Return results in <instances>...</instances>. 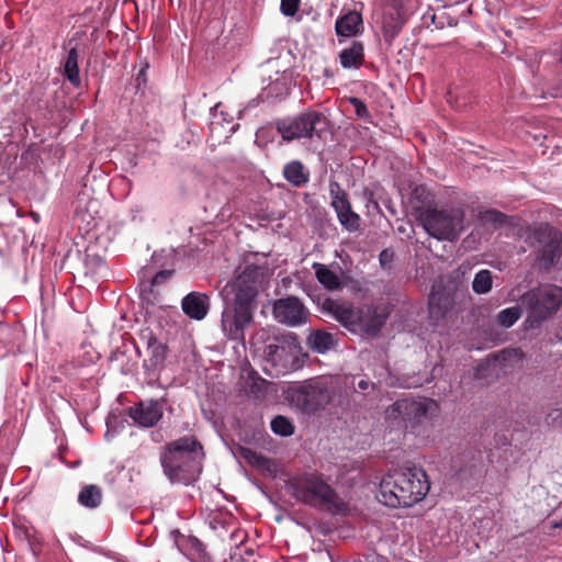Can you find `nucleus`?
Segmentation results:
<instances>
[{
    "instance_id": "obj_40",
    "label": "nucleus",
    "mask_w": 562,
    "mask_h": 562,
    "mask_svg": "<svg viewBox=\"0 0 562 562\" xmlns=\"http://www.w3.org/2000/svg\"><path fill=\"white\" fill-rule=\"evenodd\" d=\"M379 260L382 267H390L391 262L393 261V252L389 249L382 250L379 256Z\"/></svg>"
},
{
    "instance_id": "obj_8",
    "label": "nucleus",
    "mask_w": 562,
    "mask_h": 562,
    "mask_svg": "<svg viewBox=\"0 0 562 562\" xmlns=\"http://www.w3.org/2000/svg\"><path fill=\"white\" fill-rule=\"evenodd\" d=\"M293 495L301 502L344 515L348 505L318 476L310 475L294 485Z\"/></svg>"
},
{
    "instance_id": "obj_13",
    "label": "nucleus",
    "mask_w": 562,
    "mask_h": 562,
    "mask_svg": "<svg viewBox=\"0 0 562 562\" xmlns=\"http://www.w3.org/2000/svg\"><path fill=\"white\" fill-rule=\"evenodd\" d=\"M407 14L403 0H386L383 18L382 32L384 40L391 42L400 34L406 23Z\"/></svg>"
},
{
    "instance_id": "obj_32",
    "label": "nucleus",
    "mask_w": 562,
    "mask_h": 562,
    "mask_svg": "<svg viewBox=\"0 0 562 562\" xmlns=\"http://www.w3.org/2000/svg\"><path fill=\"white\" fill-rule=\"evenodd\" d=\"M522 315V310L520 306H512L505 310H502L497 314V323L504 328L512 327Z\"/></svg>"
},
{
    "instance_id": "obj_12",
    "label": "nucleus",
    "mask_w": 562,
    "mask_h": 562,
    "mask_svg": "<svg viewBox=\"0 0 562 562\" xmlns=\"http://www.w3.org/2000/svg\"><path fill=\"white\" fill-rule=\"evenodd\" d=\"M272 315L279 324L299 327L308 322L310 311L299 297L289 295L273 302Z\"/></svg>"
},
{
    "instance_id": "obj_33",
    "label": "nucleus",
    "mask_w": 562,
    "mask_h": 562,
    "mask_svg": "<svg viewBox=\"0 0 562 562\" xmlns=\"http://www.w3.org/2000/svg\"><path fill=\"white\" fill-rule=\"evenodd\" d=\"M271 430L276 435L288 437L294 432V426L289 418L278 415L271 420Z\"/></svg>"
},
{
    "instance_id": "obj_39",
    "label": "nucleus",
    "mask_w": 562,
    "mask_h": 562,
    "mask_svg": "<svg viewBox=\"0 0 562 562\" xmlns=\"http://www.w3.org/2000/svg\"><path fill=\"white\" fill-rule=\"evenodd\" d=\"M350 103L352 104L358 117L364 119V117L369 116V111H368L366 104L360 99L351 98Z\"/></svg>"
},
{
    "instance_id": "obj_6",
    "label": "nucleus",
    "mask_w": 562,
    "mask_h": 562,
    "mask_svg": "<svg viewBox=\"0 0 562 562\" xmlns=\"http://www.w3.org/2000/svg\"><path fill=\"white\" fill-rule=\"evenodd\" d=\"M418 220L429 236L438 240L453 241L465 229V212L461 206L419 210Z\"/></svg>"
},
{
    "instance_id": "obj_2",
    "label": "nucleus",
    "mask_w": 562,
    "mask_h": 562,
    "mask_svg": "<svg viewBox=\"0 0 562 562\" xmlns=\"http://www.w3.org/2000/svg\"><path fill=\"white\" fill-rule=\"evenodd\" d=\"M204 456L200 441L194 436H184L167 443L159 460L171 483L189 485L200 477Z\"/></svg>"
},
{
    "instance_id": "obj_45",
    "label": "nucleus",
    "mask_w": 562,
    "mask_h": 562,
    "mask_svg": "<svg viewBox=\"0 0 562 562\" xmlns=\"http://www.w3.org/2000/svg\"><path fill=\"white\" fill-rule=\"evenodd\" d=\"M8 203L12 206V209H14V207H15V205H14V204H12V201H11V200H8Z\"/></svg>"
},
{
    "instance_id": "obj_30",
    "label": "nucleus",
    "mask_w": 562,
    "mask_h": 562,
    "mask_svg": "<svg viewBox=\"0 0 562 562\" xmlns=\"http://www.w3.org/2000/svg\"><path fill=\"white\" fill-rule=\"evenodd\" d=\"M385 318L375 312L370 315H364L361 310V321L358 323L357 329H361L367 334L374 335L383 327Z\"/></svg>"
},
{
    "instance_id": "obj_17",
    "label": "nucleus",
    "mask_w": 562,
    "mask_h": 562,
    "mask_svg": "<svg viewBox=\"0 0 562 562\" xmlns=\"http://www.w3.org/2000/svg\"><path fill=\"white\" fill-rule=\"evenodd\" d=\"M181 307L188 317L202 321L210 310V296L201 292H191L182 299Z\"/></svg>"
},
{
    "instance_id": "obj_15",
    "label": "nucleus",
    "mask_w": 562,
    "mask_h": 562,
    "mask_svg": "<svg viewBox=\"0 0 562 562\" xmlns=\"http://www.w3.org/2000/svg\"><path fill=\"white\" fill-rule=\"evenodd\" d=\"M162 414L164 402L161 400L139 402L128 408V417L145 428L154 427L162 418Z\"/></svg>"
},
{
    "instance_id": "obj_26",
    "label": "nucleus",
    "mask_w": 562,
    "mask_h": 562,
    "mask_svg": "<svg viewBox=\"0 0 562 562\" xmlns=\"http://www.w3.org/2000/svg\"><path fill=\"white\" fill-rule=\"evenodd\" d=\"M451 308V300L443 293L431 292L429 296V314L437 321L443 318Z\"/></svg>"
},
{
    "instance_id": "obj_21",
    "label": "nucleus",
    "mask_w": 562,
    "mask_h": 562,
    "mask_svg": "<svg viewBox=\"0 0 562 562\" xmlns=\"http://www.w3.org/2000/svg\"><path fill=\"white\" fill-rule=\"evenodd\" d=\"M147 349L149 351V358L145 361L144 366L148 369L156 370L161 367L166 360L167 347L149 333L147 336Z\"/></svg>"
},
{
    "instance_id": "obj_7",
    "label": "nucleus",
    "mask_w": 562,
    "mask_h": 562,
    "mask_svg": "<svg viewBox=\"0 0 562 562\" xmlns=\"http://www.w3.org/2000/svg\"><path fill=\"white\" fill-rule=\"evenodd\" d=\"M521 303L526 306L527 318L525 327L539 328L541 324L553 315L562 306V286L555 284H542L521 296Z\"/></svg>"
},
{
    "instance_id": "obj_5",
    "label": "nucleus",
    "mask_w": 562,
    "mask_h": 562,
    "mask_svg": "<svg viewBox=\"0 0 562 562\" xmlns=\"http://www.w3.org/2000/svg\"><path fill=\"white\" fill-rule=\"evenodd\" d=\"M290 404L303 414L312 415L327 407L335 395L331 379L316 376L292 383L285 391Z\"/></svg>"
},
{
    "instance_id": "obj_31",
    "label": "nucleus",
    "mask_w": 562,
    "mask_h": 562,
    "mask_svg": "<svg viewBox=\"0 0 562 562\" xmlns=\"http://www.w3.org/2000/svg\"><path fill=\"white\" fill-rule=\"evenodd\" d=\"M493 273L487 269H482L475 273L472 281V290L476 294H486L492 290Z\"/></svg>"
},
{
    "instance_id": "obj_44",
    "label": "nucleus",
    "mask_w": 562,
    "mask_h": 562,
    "mask_svg": "<svg viewBox=\"0 0 562 562\" xmlns=\"http://www.w3.org/2000/svg\"><path fill=\"white\" fill-rule=\"evenodd\" d=\"M15 216H18V217H21V216H22V214H21L20 210H15Z\"/></svg>"
},
{
    "instance_id": "obj_19",
    "label": "nucleus",
    "mask_w": 562,
    "mask_h": 562,
    "mask_svg": "<svg viewBox=\"0 0 562 562\" xmlns=\"http://www.w3.org/2000/svg\"><path fill=\"white\" fill-rule=\"evenodd\" d=\"M339 63L345 69H359L364 63V46L361 42L353 41L349 47L344 48L338 55Z\"/></svg>"
},
{
    "instance_id": "obj_37",
    "label": "nucleus",
    "mask_w": 562,
    "mask_h": 562,
    "mask_svg": "<svg viewBox=\"0 0 562 562\" xmlns=\"http://www.w3.org/2000/svg\"><path fill=\"white\" fill-rule=\"evenodd\" d=\"M300 5V0H281L280 10L285 16H293Z\"/></svg>"
},
{
    "instance_id": "obj_34",
    "label": "nucleus",
    "mask_w": 562,
    "mask_h": 562,
    "mask_svg": "<svg viewBox=\"0 0 562 562\" xmlns=\"http://www.w3.org/2000/svg\"><path fill=\"white\" fill-rule=\"evenodd\" d=\"M238 452L245 461L257 468H265L270 462L268 458L249 448L239 447Z\"/></svg>"
},
{
    "instance_id": "obj_9",
    "label": "nucleus",
    "mask_w": 562,
    "mask_h": 562,
    "mask_svg": "<svg viewBox=\"0 0 562 562\" xmlns=\"http://www.w3.org/2000/svg\"><path fill=\"white\" fill-rule=\"evenodd\" d=\"M329 122L322 112L310 110L292 117L279 120L277 131L285 142L301 138H322Z\"/></svg>"
},
{
    "instance_id": "obj_36",
    "label": "nucleus",
    "mask_w": 562,
    "mask_h": 562,
    "mask_svg": "<svg viewBox=\"0 0 562 562\" xmlns=\"http://www.w3.org/2000/svg\"><path fill=\"white\" fill-rule=\"evenodd\" d=\"M233 121V116L225 113L221 110V103L216 104L212 111V122L211 125H223L224 123H231Z\"/></svg>"
},
{
    "instance_id": "obj_1",
    "label": "nucleus",
    "mask_w": 562,
    "mask_h": 562,
    "mask_svg": "<svg viewBox=\"0 0 562 562\" xmlns=\"http://www.w3.org/2000/svg\"><path fill=\"white\" fill-rule=\"evenodd\" d=\"M262 278L260 267L248 265L243 270L238 268L234 278L222 289L224 308L221 327L227 339L245 344L246 329L254 323Z\"/></svg>"
},
{
    "instance_id": "obj_10",
    "label": "nucleus",
    "mask_w": 562,
    "mask_h": 562,
    "mask_svg": "<svg viewBox=\"0 0 562 562\" xmlns=\"http://www.w3.org/2000/svg\"><path fill=\"white\" fill-rule=\"evenodd\" d=\"M438 404L431 398H401L386 409V417L401 420L406 427L416 428L438 413Z\"/></svg>"
},
{
    "instance_id": "obj_29",
    "label": "nucleus",
    "mask_w": 562,
    "mask_h": 562,
    "mask_svg": "<svg viewBox=\"0 0 562 562\" xmlns=\"http://www.w3.org/2000/svg\"><path fill=\"white\" fill-rule=\"evenodd\" d=\"M329 195L331 199V206L335 209L337 215L351 206L345 191L336 181H331L329 183Z\"/></svg>"
},
{
    "instance_id": "obj_23",
    "label": "nucleus",
    "mask_w": 562,
    "mask_h": 562,
    "mask_svg": "<svg viewBox=\"0 0 562 562\" xmlns=\"http://www.w3.org/2000/svg\"><path fill=\"white\" fill-rule=\"evenodd\" d=\"M315 277L317 281L327 290L335 291L341 288L342 283L339 276L330 270L326 265L315 262L313 263Z\"/></svg>"
},
{
    "instance_id": "obj_3",
    "label": "nucleus",
    "mask_w": 562,
    "mask_h": 562,
    "mask_svg": "<svg viewBox=\"0 0 562 562\" xmlns=\"http://www.w3.org/2000/svg\"><path fill=\"white\" fill-rule=\"evenodd\" d=\"M430 484L426 472L417 467L391 471L380 483L379 499L389 507H409L420 502Z\"/></svg>"
},
{
    "instance_id": "obj_16",
    "label": "nucleus",
    "mask_w": 562,
    "mask_h": 562,
    "mask_svg": "<svg viewBox=\"0 0 562 562\" xmlns=\"http://www.w3.org/2000/svg\"><path fill=\"white\" fill-rule=\"evenodd\" d=\"M482 460L479 453L468 451L452 459L451 469L454 477L460 482H467L481 472Z\"/></svg>"
},
{
    "instance_id": "obj_43",
    "label": "nucleus",
    "mask_w": 562,
    "mask_h": 562,
    "mask_svg": "<svg viewBox=\"0 0 562 562\" xmlns=\"http://www.w3.org/2000/svg\"><path fill=\"white\" fill-rule=\"evenodd\" d=\"M237 126H238V125H233V126L229 128V131H231L232 133H234V132L236 131Z\"/></svg>"
},
{
    "instance_id": "obj_27",
    "label": "nucleus",
    "mask_w": 562,
    "mask_h": 562,
    "mask_svg": "<svg viewBox=\"0 0 562 562\" xmlns=\"http://www.w3.org/2000/svg\"><path fill=\"white\" fill-rule=\"evenodd\" d=\"M103 498L102 490L94 484L83 486L78 494V502L86 508H97Z\"/></svg>"
},
{
    "instance_id": "obj_38",
    "label": "nucleus",
    "mask_w": 562,
    "mask_h": 562,
    "mask_svg": "<svg viewBox=\"0 0 562 562\" xmlns=\"http://www.w3.org/2000/svg\"><path fill=\"white\" fill-rule=\"evenodd\" d=\"M14 239H9L3 229L0 227V256H8L14 245Z\"/></svg>"
},
{
    "instance_id": "obj_14",
    "label": "nucleus",
    "mask_w": 562,
    "mask_h": 562,
    "mask_svg": "<svg viewBox=\"0 0 562 562\" xmlns=\"http://www.w3.org/2000/svg\"><path fill=\"white\" fill-rule=\"evenodd\" d=\"M322 311L329 314L344 327L357 331L358 323L361 321V310H356L347 302H339L333 299H325L322 303Z\"/></svg>"
},
{
    "instance_id": "obj_25",
    "label": "nucleus",
    "mask_w": 562,
    "mask_h": 562,
    "mask_svg": "<svg viewBox=\"0 0 562 562\" xmlns=\"http://www.w3.org/2000/svg\"><path fill=\"white\" fill-rule=\"evenodd\" d=\"M306 341L308 347L317 353H325L335 347L334 336L324 330L311 331Z\"/></svg>"
},
{
    "instance_id": "obj_20",
    "label": "nucleus",
    "mask_w": 562,
    "mask_h": 562,
    "mask_svg": "<svg viewBox=\"0 0 562 562\" xmlns=\"http://www.w3.org/2000/svg\"><path fill=\"white\" fill-rule=\"evenodd\" d=\"M362 16L357 11H349L337 19L335 29L338 36L350 37L360 33Z\"/></svg>"
},
{
    "instance_id": "obj_24",
    "label": "nucleus",
    "mask_w": 562,
    "mask_h": 562,
    "mask_svg": "<svg viewBox=\"0 0 562 562\" xmlns=\"http://www.w3.org/2000/svg\"><path fill=\"white\" fill-rule=\"evenodd\" d=\"M172 274L170 270H161L157 272L149 282H142L139 285L140 297L147 304L154 305V301L157 297V294L154 291V286L164 283L167 279H169Z\"/></svg>"
},
{
    "instance_id": "obj_4",
    "label": "nucleus",
    "mask_w": 562,
    "mask_h": 562,
    "mask_svg": "<svg viewBox=\"0 0 562 562\" xmlns=\"http://www.w3.org/2000/svg\"><path fill=\"white\" fill-rule=\"evenodd\" d=\"M251 344L263 360L265 371L270 375H279L294 369L302 350L294 333L270 337L267 328L258 329L252 336Z\"/></svg>"
},
{
    "instance_id": "obj_11",
    "label": "nucleus",
    "mask_w": 562,
    "mask_h": 562,
    "mask_svg": "<svg viewBox=\"0 0 562 562\" xmlns=\"http://www.w3.org/2000/svg\"><path fill=\"white\" fill-rule=\"evenodd\" d=\"M539 245L537 260L543 269H550L562 259V234L549 226L541 225L535 231Z\"/></svg>"
},
{
    "instance_id": "obj_42",
    "label": "nucleus",
    "mask_w": 562,
    "mask_h": 562,
    "mask_svg": "<svg viewBox=\"0 0 562 562\" xmlns=\"http://www.w3.org/2000/svg\"><path fill=\"white\" fill-rule=\"evenodd\" d=\"M31 216L33 217L34 222L37 223L40 221V215L37 213L32 212Z\"/></svg>"
},
{
    "instance_id": "obj_22",
    "label": "nucleus",
    "mask_w": 562,
    "mask_h": 562,
    "mask_svg": "<svg viewBox=\"0 0 562 562\" xmlns=\"http://www.w3.org/2000/svg\"><path fill=\"white\" fill-rule=\"evenodd\" d=\"M283 176L293 187H304L310 180V172L300 160H292L283 168Z\"/></svg>"
},
{
    "instance_id": "obj_28",
    "label": "nucleus",
    "mask_w": 562,
    "mask_h": 562,
    "mask_svg": "<svg viewBox=\"0 0 562 562\" xmlns=\"http://www.w3.org/2000/svg\"><path fill=\"white\" fill-rule=\"evenodd\" d=\"M78 52L76 48H71L68 52L67 58L64 63V75L69 80V82L75 87H80L81 80L79 76V66H78Z\"/></svg>"
},
{
    "instance_id": "obj_35",
    "label": "nucleus",
    "mask_w": 562,
    "mask_h": 562,
    "mask_svg": "<svg viewBox=\"0 0 562 562\" xmlns=\"http://www.w3.org/2000/svg\"><path fill=\"white\" fill-rule=\"evenodd\" d=\"M339 223L349 232H355L360 226V216L351 210V206L337 215Z\"/></svg>"
},
{
    "instance_id": "obj_41",
    "label": "nucleus",
    "mask_w": 562,
    "mask_h": 562,
    "mask_svg": "<svg viewBox=\"0 0 562 562\" xmlns=\"http://www.w3.org/2000/svg\"><path fill=\"white\" fill-rule=\"evenodd\" d=\"M358 387L361 389V390H367L369 387V381L360 380L358 382Z\"/></svg>"
},
{
    "instance_id": "obj_18",
    "label": "nucleus",
    "mask_w": 562,
    "mask_h": 562,
    "mask_svg": "<svg viewBox=\"0 0 562 562\" xmlns=\"http://www.w3.org/2000/svg\"><path fill=\"white\" fill-rule=\"evenodd\" d=\"M475 220L477 225L486 232H494L513 225V217L496 209L477 207Z\"/></svg>"
}]
</instances>
